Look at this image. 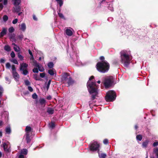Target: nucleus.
I'll return each instance as SVG.
<instances>
[{
  "label": "nucleus",
  "mask_w": 158,
  "mask_h": 158,
  "mask_svg": "<svg viewBox=\"0 0 158 158\" xmlns=\"http://www.w3.org/2000/svg\"><path fill=\"white\" fill-rule=\"evenodd\" d=\"M28 89L30 92H32L33 91V88L30 86L28 87Z\"/></svg>",
  "instance_id": "864d4df0"
},
{
  "label": "nucleus",
  "mask_w": 158,
  "mask_h": 158,
  "mask_svg": "<svg viewBox=\"0 0 158 158\" xmlns=\"http://www.w3.org/2000/svg\"><path fill=\"white\" fill-rule=\"evenodd\" d=\"M5 60L3 59H1L0 60V62L1 63H4L5 62Z\"/></svg>",
  "instance_id": "0e129e2a"
},
{
  "label": "nucleus",
  "mask_w": 158,
  "mask_h": 158,
  "mask_svg": "<svg viewBox=\"0 0 158 158\" xmlns=\"http://www.w3.org/2000/svg\"><path fill=\"white\" fill-rule=\"evenodd\" d=\"M94 78V77H91L87 83V87L91 99L94 100L97 97H98V91L96 83L91 80Z\"/></svg>",
  "instance_id": "f257e3e1"
},
{
  "label": "nucleus",
  "mask_w": 158,
  "mask_h": 158,
  "mask_svg": "<svg viewBox=\"0 0 158 158\" xmlns=\"http://www.w3.org/2000/svg\"><path fill=\"white\" fill-rule=\"evenodd\" d=\"M11 69H12V73H13L14 72H16V68L15 67V65H12V66Z\"/></svg>",
  "instance_id": "c03bdc74"
},
{
  "label": "nucleus",
  "mask_w": 158,
  "mask_h": 158,
  "mask_svg": "<svg viewBox=\"0 0 158 158\" xmlns=\"http://www.w3.org/2000/svg\"><path fill=\"white\" fill-rule=\"evenodd\" d=\"M103 142L104 144H106L108 143V140L107 139H105L104 140Z\"/></svg>",
  "instance_id": "5fc2aeb1"
},
{
  "label": "nucleus",
  "mask_w": 158,
  "mask_h": 158,
  "mask_svg": "<svg viewBox=\"0 0 158 158\" xmlns=\"http://www.w3.org/2000/svg\"><path fill=\"white\" fill-rule=\"evenodd\" d=\"M150 143L149 139H147L143 142L142 144V147L144 148H147Z\"/></svg>",
  "instance_id": "9b49d317"
},
{
  "label": "nucleus",
  "mask_w": 158,
  "mask_h": 158,
  "mask_svg": "<svg viewBox=\"0 0 158 158\" xmlns=\"http://www.w3.org/2000/svg\"><path fill=\"white\" fill-rule=\"evenodd\" d=\"M20 28L23 31H25L26 29V26L25 23H23L21 24Z\"/></svg>",
  "instance_id": "4be33fe9"
},
{
  "label": "nucleus",
  "mask_w": 158,
  "mask_h": 158,
  "mask_svg": "<svg viewBox=\"0 0 158 158\" xmlns=\"http://www.w3.org/2000/svg\"><path fill=\"white\" fill-rule=\"evenodd\" d=\"M73 30L71 27L65 28V33L68 36H71L73 34Z\"/></svg>",
  "instance_id": "9d476101"
},
{
  "label": "nucleus",
  "mask_w": 158,
  "mask_h": 158,
  "mask_svg": "<svg viewBox=\"0 0 158 158\" xmlns=\"http://www.w3.org/2000/svg\"><path fill=\"white\" fill-rule=\"evenodd\" d=\"M30 135L31 134H26V139L27 141V143H29L31 141V139H30Z\"/></svg>",
  "instance_id": "412c9836"
},
{
  "label": "nucleus",
  "mask_w": 158,
  "mask_h": 158,
  "mask_svg": "<svg viewBox=\"0 0 158 158\" xmlns=\"http://www.w3.org/2000/svg\"><path fill=\"white\" fill-rule=\"evenodd\" d=\"M15 6H18L21 2V0H12Z\"/></svg>",
  "instance_id": "6ab92c4d"
},
{
  "label": "nucleus",
  "mask_w": 158,
  "mask_h": 158,
  "mask_svg": "<svg viewBox=\"0 0 158 158\" xmlns=\"http://www.w3.org/2000/svg\"><path fill=\"white\" fill-rule=\"evenodd\" d=\"M4 49L7 52H9L10 51L11 48L8 45H6L4 46Z\"/></svg>",
  "instance_id": "393cba45"
},
{
  "label": "nucleus",
  "mask_w": 158,
  "mask_h": 158,
  "mask_svg": "<svg viewBox=\"0 0 158 158\" xmlns=\"http://www.w3.org/2000/svg\"><path fill=\"white\" fill-rule=\"evenodd\" d=\"M14 49L15 51L16 52H18L19 51V48L18 47L15 46L14 47Z\"/></svg>",
  "instance_id": "37998d69"
},
{
  "label": "nucleus",
  "mask_w": 158,
  "mask_h": 158,
  "mask_svg": "<svg viewBox=\"0 0 158 158\" xmlns=\"http://www.w3.org/2000/svg\"><path fill=\"white\" fill-rule=\"evenodd\" d=\"M27 150L26 149H22L20 152V154H23L24 155H26L27 153Z\"/></svg>",
  "instance_id": "b1692460"
},
{
  "label": "nucleus",
  "mask_w": 158,
  "mask_h": 158,
  "mask_svg": "<svg viewBox=\"0 0 158 158\" xmlns=\"http://www.w3.org/2000/svg\"><path fill=\"white\" fill-rule=\"evenodd\" d=\"M100 59L101 60H103L104 59V57L103 56H101L100 57Z\"/></svg>",
  "instance_id": "774afa93"
},
{
  "label": "nucleus",
  "mask_w": 158,
  "mask_h": 158,
  "mask_svg": "<svg viewBox=\"0 0 158 158\" xmlns=\"http://www.w3.org/2000/svg\"><path fill=\"white\" fill-rule=\"evenodd\" d=\"M25 84L26 85H30V83L29 81L27 80H26L24 81Z\"/></svg>",
  "instance_id": "a19ab883"
},
{
  "label": "nucleus",
  "mask_w": 158,
  "mask_h": 158,
  "mask_svg": "<svg viewBox=\"0 0 158 158\" xmlns=\"http://www.w3.org/2000/svg\"><path fill=\"white\" fill-rule=\"evenodd\" d=\"M12 73L13 76L15 81H19L20 77L19 74L17 72H15Z\"/></svg>",
  "instance_id": "ddd939ff"
},
{
  "label": "nucleus",
  "mask_w": 158,
  "mask_h": 158,
  "mask_svg": "<svg viewBox=\"0 0 158 158\" xmlns=\"http://www.w3.org/2000/svg\"><path fill=\"white\" fill-rule=\"evenodd\" d=\"M108 8L109 10L112 11H114V8L113 7L112 3H110L109 4V6L108 7Z\"/></svg>",
  "instance_id": "c756f323"
},
{
  "label": "nucleus",
  "mask_w": 158,
  "mask_h": 158,
  "mask_svg": "<svg viewBox=\"0 0 158 158\" xmlns=\"http://www.w3.org/2000/svg\"><path fill=\"white\" fill-rule=\"evenodd\" d=\"M34 78L36 80H40V78L38 77L37 75L36 74L34 75Z\"/></svg>",
  "instance_id": "8fccbe9b"
},
{
  "label": "nucleus",
  "mask_w": 158,
  "mask_h": 158,
  "mask_svg": "<svg viewBox=\"0 0 158 158\" xmlns=\"http://www.w3.org/2000/svg\"><path fill=\"white\" fill-rule=\"evenodd\" d=\"M54 69H50L48 71V73L51 76H53L55 74V71L53 70Z\"/></svg>",
  "instance_id": "a878e982"
},
{
  "label": "nucleus",
  "mask_w": 158,
  "mask_h": 158,
  "mask_svg": "<svg viewBox=\"0 0 158 158\" xmlns=\"http://www.w3.org/2000/svg\"><path fill=\"white\" fill-rule=\"evenodd\" d=\"M56 1L59 3L60 7L63 4V2L62 0H56Z\"/></svg>",
  "instance_id": "c9c22d12"
},
{
  "label": "nucleus",
  "mask_w": 158,
  "mask_h": 158,
  "mask_svg": "<svg viewBox=\"0 0 158 158\" xmlns=\"http://www.w3.org/2000/svg\"><path fill=\"white\" fill-rule=\"evenodd\" d=\"M142 136L141 135H136V139L137 140L140 141L142 140Z\"/></svg>",
  "instance_id": "2f4dec72"
},
{
  "label": "nucleus",
  "mask_w": 158,
  "mask_h": 158,
  "mask_svg": "<svg viewBox=\"0 0 158 158\" xmlns=\"http://www.w3.org/2000/svg\"><path fill=\"white\" fill-rule=\"evenodd\" d=\"M120 62L126 67L128 68L132 59L130 51L123 50L120 52Z\"/></svg>",
  "instance_id": "f03ea898"
},
{
  "label": "nucleus",
  "mask_w": 158,
  "mask_h": 158,
  "mask_svg": "<svg viewBox=\"0 0 158 158\" xmlns=\"http://www.w3.org/2000/svg\"><path fill=\"white\" fill-rule=\"evenodd\" d=\"M153 152L156 156V158H158V148L153 149Z\"/></svg>",
  "instance_id": "bb28decb"
},
{
  "label": "nucleus",
  "mask_w": 158,
  "mask_h": 158,
  "mask_svg": "<svg viewBox=\"0 0 158 158\" xmlns=\"http://www.w3.org/2000/svg\"><path fill=\"white\" fill-rule=\"evenodd\" d=\"M70 56L71 59L74 61L76 65L79 66L81 65V62L76 54L73 55V57L70 55Z\"/></svg>",
  "instance_id": "1a4fd4ad"
},
{
  "label": "nucleus",
  "mask_w": 158,
  "mask_h": 158,
  "mask_svg": "<svg viewBox=\"0 0 158 158\" xmlns=\"http://www.w3.org/2000/svg\"><path fill=\"white\" fill-rule=\"evenodd\" d=\"M46 98L48 100H50L52 99V97L50 95H49Z\"/></svg>",
  "instance_id": "052dcab7"
},
{
  "label": "nucleus",
  "mask_w": 158,
  "mask_h": 158,
  "mask_svg": "<svg viewBox=\"0 0 158 158\" xmlns=\"http://www.w3.org/2000/svg\"><path fill=\"white\" fill-rule=\"evenodd\" d=\"M14 29L13 27H10L9 29V31L10 33H12L14 32Z\"/></svg>",
  "instance_id": "a18cd8bd"
},
{
  "label": "nucleus",
  "mask_w": 158,
  "mask_h": 158,
  "mask_svg": "<svg viewBox=\"0 0 158 158\" xmlns=\"http://www.w3.org/2000/svg\"><path fill=\"white\" fill-rule=\"evenodd\" d=\"M10 56L12 58H14L15 56V54L14 52L12 51L10 53Z\"/></svg>",
  "instance_id": "09e8293b"
},
{
  "label": "nucleus",
  "mask_w": 158,
  "mask_h": 158,
  "mask_svg": "<svg viewBox=\"0 0 158 158\" xmlns=\"http://www.w3.org/2000/svg\"><path fill=\"white\" fill-rule=\"evenodd\" d=\"M112 2V0H111L110 1H109V0H102L100 2V4H105L106 3H108L109 2Z\"/></svg>",
  "instance_id": "7c9ffc66"
},
{
  "label": "nucleus",
  "mask_w": 158,
  "mask_h": 158,
  "mask_svg": "<svg viewBox=\"0 0 158 158\" xmlns=\"http://www.w3.org/2000/svg\"><path fill=\"white\" fill-rule=\"evenodd\" d=\"M18 21V20L17 19H15L12 21V23L13 24H15L17 23Z\"/></svg>",
  "instance_id": "6e6d98bb"
},
{
  "label": "nucleus",
  "mask_w": 158,
  "mask_h": 158,
  "mask_svg": "<svg viewBox=\"0 0 158 158\" xmlns=\"http://www.w3.org/2000/svg\"><path fill=\"white\" fill-rule=\"evenodd\" d=\"M6 133L8 134H9L10 133L11 129L9 126H7V127H6Z\"/></svg>",
  "instance_id": "cd10ccee"
},
{
  "label": "nucleus",
  "mask_w": 158,
  "mask_h": 158,
  "mask_svg": "<svg viewBox=\"0 0 158 158\" xmlns=\"http://www.w3.org/2000/svg\"><path fill=\"white\" fill-rule=\"evenodd\" d=\"M45 74L44 73H40V76L41 78H44L45 76Z\"/></svg>",
  "instance_id": "4d7b16f0"
},
{
  "label": "nucleus",
  "mask_w": 158,
  "mask_h": 158,
  "mask_svg": "<svg viewBox=\"0 0 158 158\" xmlns=\"http://www.w3.org/2000/svg\"><path fill=\"white\" fill-rule=\"evenodd\" d=\"M48 66L50 69L52 68L54 66V64L52 62H50L48 63Z\"/></svg>",
  "instance_id": "72a5a7b5"
},
{
  "label": "nucleus",
  "mask_w": 158,
  "mask_h": 158,
  "mask_svg": "<svg viewBox=\"0 0 158 158\" xmlns=\"http://www.w3.org/2000/svg\"><path fill=\"white\" fill-rule=\"evenodd\" d=\"M61 80L64 83H67L68 86L72 85L74 82V81L70 77L69 74L67 73H64L62 74Z\"/></svg>",
  "instance_id": "20e7f679"
},
{
  "label": "nucleus",
  "mask_w": 158,
  "mask_h": 158,
  "mask_svg": "<svg viewBox=\"0 0 158 158\" xmlns=\"http://www.w3.org/2000/svg\"><path fill=\"white\" fill-rule=\"evenodd\" d=\"M98 156L99 158H105L106 156V154L105 153H100L99 151L98 152Z\"/></svg>",
  "instance_id": "a211bd4d"
},
{
  "label": "nucleus",
  "mask_w": 158,
  "mask_h": 158,
  "mask_svg": "<svg viewBox=\"0 0 158 158\" xmlns=\"http://www.w3.org/2000/svg\"><path fill=\"white\" fill-rule=\"evenodd\" d=\"M158 145V141H156L155 142H154L152 145L153 147H155L157 146Z\"/></svg>",
  "instance_id": "49530a36"
},
{
  "label": "nucleus",
  "mask_w": 158,
  "mask_h": 158,
  "mask_svg": "<svg viewBox=\"0 0 158 158\" xmlns=\"http://www.w3.org/2000/svg\"><path fill=\"white\" fill-rule=\"evenodd\" d=\"M33 63V65L35 67H38L39 66V65L40 64L39 63H37L36 61L35 60H33V61L32 62Z\"/></svg>",
  "instance_id": "c85d7f7f"
},
{
  "label": "nucleus",
  "mask_w": 158,
  "mask_h": 158,
  "mask_svg": "<svg viewBox=\"0 0 158 158\" xmlns=\"http://www.w3.org/2000/svg\"><path fill=\"white\" fill-rule=\"evenodd\" d=\"M115 77L109 76L105 78L104 82L105 87L107 88L111 86L114 81V79H115Z\"/></svg>",
  "instance_id": "423d86ee"
},
{
  "label": "nucleus",
  "mask_w": 158,
  "mask_h": 158,
  "mask_svg": "<svg viewBox=\"0 0 158 158\" xmlns=\"http://www.w3.org/2000/svg\"><path fill=\"white\" fill-rule=\"evenodd\" d=\"M15 6L14 8V10L15 12H19L21 10L20 6Z\"/></svg>",
  "instance_id": "aec40b11"
},
{
  "label": "nucleus",
  "mask_w": 158,
  "mask_h": 158,
  "mask_svg": "<svg viewBox=\"0 0 158 158\" xmlns=\"http://www.w3.org/2000/svg\"><path fill=\"white\" fill-rule=\"evenodd\" d=\"M32 71L34 73H38V69L37 68H34L33 70Z\"/></svg>",
  "instance_id": "de8ad7c7"
},
{
  "label": "nucleus",
  "mask_w": 158,
  "mask_h": 158,
  "mask_svg": "<svg viewBox=\"0 0 158 158\" xmlns=\"http://www.w3.org/2000/svg\"><path fill=\"white\" fill-rule=\"evenodd\" d=\"M49 127L50 128H51L52 129L54 128L55 127V124L53 123H51L49 124Z\"/></svg>",
  "instance_id": "ea45409f"
},
{
  "label": "nucleus",
  "mask_w": 158,
  "mask_h": 158,
  "mask_svg": "<svg viewBox=\"0 0 158 158\" xmlns=\"http://www.w3.org/2000/svg\"><path fill=\"white\" fill-rule=\"evenodd\" d=\"M28 65L26 63H23L20 64L19 69L21 71H22V73L24 75H26L28 73L27 70Z\"/></svg>",
  "instance_id": "6e6552de"
},
{
  "label": "nucleus",
  "mask_w": 158,
  "mask_h": 158,
  "mask_svg": "<svg viewBox=\"0 0 158 158\" xmlns=\"http://www.w3.org/2000/svg\"><path fill=\"white\" fill-rule=\"evenodd\" d=\"M11 61L14 64H18L19 63L17 60L16 59L13 58L11 60Z\"/></svg>",
  "instance_id": "f704fd0d"
},
{
  "label": "nucleus",
  "mask_w": 158,
  "mask_h": 158,
  "mask_svg": "<svg viewBox=\"0 0 158 158\" xmlns=\"http://www.w3.org/2000/svg\"><path fill=\"white\" fill-rule=\"evenodd\" d=\"M110 67L109 64L106 60L97 63L96 65L97 69L99 72L105 73L107 72Z\"/></svg>",
  "instance_id": "7ed1b4c3"
},
{
  "label": "nucleus",
  "mask_w": 158,
  "mask_h": 158,
  "mask_svg": "<svg viewBox=\"0 0 158 158\" xmlns=\"http://www.w3.org/2000/svg\"><path fill=\"white\" fill-rule=\"evenodd\" d=\"M47 112L49 114H52L54 112V110L53 108L51 107H48L47 109Z\"/></svg>",
  "instance_id": "dca6fc26"
},
{
  "label": "nucleus",
  "mask_w": 158,
  "mask_h": 158,
  "mask_svg": "<svg viewBox=\"0 0 158 158\" xmlns=\"http://www.w3.org/2000/svg\"><path fill=\"white\" fill-rule=\"evenodd\" d=\"M32 98L33 99H36L38 98V96L35 93H34L32 95Z\"/></svg>",
  "instance_id": "79ce46f5"
},
{
  "label": "nucleus",
  "mask_w": 158,
  "mask_h": 158,
  "mask_svg": "<svg viewBox=\"0 0 158 158\" xmlns=\"http://www.w3.org/2000/svg\"><path fill=\"white\" fill-rule=\"evenodd\" d=\"M51 80H49V81H48V83H47V85L46 86V89H47V90H48V89L49 88V86H50V83H51Z\"/></svg>",
  "instance_id": "58836bf2"
},
{
  "label": "nucleus",
  "mask_w": 158,
  "mask_h": 158,
  "mask_svg": "<svg viewBox=\"0 0 158 158\" xmlns=\"http://www.w3.org/2000/svg\"><path fill=\"white\" fill-rule=\"evenodd\" d=\"M10 67V64L9 63H7L6 64V67L7 69H9Z\"/></svg>",
  "instance_id": "603ef678"
},
{
  "label": "nucleus",
  "mask_w": 158,
  "mask_h": 158,
  "mask_svg": "<svg viewBox=\"0 0 158 158\" xmlns=\"http://www.w3.org/2000/svg\"><path fill=\"white\" fill-rule=\"evenodd\" d=\"M28 52L31 56H32V55H33L32 52L30 49L28 50Z\"/></svg>",
  "instance_id": "69168bd1"
},
{
  "label": "nucleus",
  "mask_w": 158,
  "mask_h": 158,
  "mask_svg": "<svg viewBox=\"0 0 158 158\" xmlns=\"http://www.w3.org/2000/svg\"><path fill=\"white\" fill-rule=\"evenodd\" d=\"M3 7V6L2 3H0V9H2Z\"/></svg>",
  "instance_id": "338daca9"
},
{
  "label": "nucleus",
  "mask_w": 158,
  "mask_h": 158,
  "mask_svg": "<svg viewBox=\"0 0 158 158\" xmlns=\"http://www.w3.org/2000/svg\"><path fill=\"white\" fill-rule=\"evenodd\" d=\"M18 57L21 60H23V57L21 55L20 53H18Z\"/></svg>",
  "instance_id": "4c0bfd02"
},
{
  "label": "nucleus",
  "mask_w": 158,
  "mask_h": 158,
  "mask_svg": "<svg viewBox=\"0 0 158 158\" xmlns=\"http://www.w3.org/2000/svg\"><path fill=\"white\" fill-rule=\"evenodd\" d=\"M32 130V128L28 126H27L25 129L26 134H31Z\"/></svg>",
  "instance_id": "4468645a"
},
{
  "label": "nucleus",
  "mask_w": 158,
  "mask_h": 158,
  "mask_svg": "<svg viewBox=\"0 0 158 158\" xmlns=\"http://www.w3.org/2000/svg\"><path fill=\"white\" fill-rule=\"evenodd\" d=\"M6 30L5 28L2 29V30L0 33V37H3L4 35H5L6 33Z\"/></svg>",
  "instance_id": "f3484780"
},
{
  "label": "nucleus",
  "mask_w": 158,
  "mask_h": 158,
  "mask_svg": "<svg viewBox=\"0 0 158 158\" xmlns=\"http://www.w3.org/2000/svg\"><path fill=\"white\" fill-rule=\"evenodd\" d=\"M19 158H24V157L23 154H20L19 156Z\"/></svg>",
  "instance_id": "680f3d73"
},
{
  "label": "nucleus",
  "mask_w": 158,
  "mask_h": 158,
  "mask_svg": "<svg viewBox=\"0 0 158 158\" xmlns=\"http://www.w3.org/2000/svg\"><path fill=\"white\" fill-rule=\"evenodd\" d=\"M38 68L40 72H42L44 70V67L40 64L39 65V66H38Z\"/></svg>",
  "instance_id": "473e14b6"
},
{
  "label": "nucleus",
  "mask_w": 158,
  "mask_h": 158,
  "mask_svg": "<svg viewBox=\"0 0 158 158\" xmlns=\"http://www.w3.org/2000/svg\"><path fill=\"white\" fill-rule=\"evenodd\" d=\"M99 145V144L96 141L92 142L89 146V149L92 152L98 151Z\"/></svg>",
  "instance_id": "0eeeda50"
},
{
  "label": "nucleus",
  "mask_w": 158,
  "mask_h": 158,
  "mask_svg": "<svg viewBox=\"0 0 158 158\" xmlns=\"http://www.w3.org/2000/svg\"><path fill=\"white\" fill-rule=\"evenodd\" d=\"M8 17L7 15H5L3 16V19L4 22H6L8 19Z\"/></svg>",
  "instance_id": "e433bc0d"
},
{
  "label": "nucleus",
  "mask_w": 158,
  "mask_h": 158,
  "mask_svg": "<svg viewBox=\"0 0 158 158\" xmlns=\"http://www.w3.org/2000/svg\"><path fill=\"white\" fill-rule=\"evenodd\" d=\"M39 103L41 105L45 106L46 103V101L44 98H41L39 100Z\"/></svg>",
  "instance_id": "2eb2a0df"
},
{
  "label": "nucleus",
  "mask_w": 158,
  "mask_h": 158,
  "mask_svg": "<svg viewBox=\"0 0 158 158\" xmlns=\"http://www.w3.org/2000/svg\"><path fill=\"white\" fill-rule=\"evenodd\" d=\"M5 79L6 81V83H8V84H10V81L9 80V79L7 77H5Z\"/></svg>",
  "instance_id": "13d9d810"
},
{
  "label": "nucleus",
  "mask_w": 158,
  "mask_h": 158,
  "mask_svg": "<svg viewBox=\"0 0 158 158\" xmlns=\"http://www.w3.org/2000/svg\"><path fill=\"white\" fill-rule=\"evenodd\" d=\"M2 147L4 148V150L6 152H10V149L8 146L6 144V143H4L2 144Z\"/></svg>",
  "instance_id": "f8f14e48"
},
{
  "label": "nucleus",
  "mask_w": 158,
  "mask_h": 158,
  "mask_svg": "<svg viewBox=\"0 0 158 158\" xmlns=\"http://www.w3.org/2000/svg\"><path fill=\"white\" fill-rule=\"evenodd\" d=\"M23 35L22 34H21L19 36V38L21 40L23 38Z\"/></svg>",
  "instance_id": "bf43d9fd"
},
{
  "label": "nucleus",
  "mask_w": 158,
  "mask_h": 158,
  "mask_svg": "<svg viewBox=\"0 0 158 158\" xmlns=\"http://www.w3.org/2000/svg\"><path fill=\"white\" fill-rule=\"evenodd\" d=\"M7 3V0H4L3 4L4 5H6Z\"/></svg>",
  "instance_id": "e2e57ef3"
},
{
  "label": "nucleus",
  "mask_w": 158,
  "mask_h": 158,
  "mask_svg": "<svg viewBox=\"0 0 158 158\" xmlns=\"http://www.w3.org/2000/svg\"><path fill=\"white\" fill-rule=\"evenodd\" d=\"M2 117L3 116L5 117V119L6 120L8 119V113L7 112H4L2 114Z\"/></svg>",
  "instance_id": "5701e85b"
},
{
  "label": "nucleus",
  "mask_w": 158,
  "mask_h": 158,
  "mask_svg": "<svg viewBox=\"0 0 158 158\" xmlns=\"http://www.w3.org/2000/svg\"><path fill=\"white\" fill-rule=\"evenodd\" d=\"M58 15H59V16L60 18H64V15H63L62 13H58Z\"/></svg>",
  "instance_id": "3c124183"
},
{
  "label": "nucleus",
  "mask_w": 158,
  "mask_h": 158,
  "mask_svg": "<svg viewBox=\"0 0 158 158\" xmlns=\"http://www.w3.org/2000/svg\"><path fill=\"white\" fill-rule=\"evenodd\" d=\"M116 97L115 92L113 90H110L107 93L105 98L107 101H113L115 100Z\"/></svg>",
  "instance_id": "39448f33"
}]
</instances>
